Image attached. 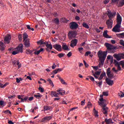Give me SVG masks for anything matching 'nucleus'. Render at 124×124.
I'll return each mask as SVG.
<instances>
[{
    "mask_svg": "<svg viewBox=\"0 0 124 124\" xmlns=\"http://www.w3.org/2000/svg\"><path fill=\"white\" fill-rule=\"evenodd\" d=\"M107 15L108 17V19L106 22L108 29H112L113 28V20L116 16V12H112L110 11H107Z\"/></svg>",
    "mask_w": 124,
    "mask_h": 124,
    "instance_id": "1",
    "label": "nucleus"
},
{
    "mask_svg": "<svg viewBox=\"0 0 124 124\" xmlns=\"http://www.w3.org/2000/svg\"><path fill=\"white\" fill-rule=\"evenodd\" d=\"M98 57L100 60V63L99 64V67H100L104 64V61L107 57V51H99L98 52Z\"/></svg>",
    "mask_w": 124,
    "mask_h": 124,
    "instance_id": "2",
    "label": "nucleus"
},
{
    "mask_svg": "<svg viewBox=\"0 0 124 124\" xmlns=\"http://www.w3.org/2000/svg\"><path fill=\"white\" fill-rule=\"evenodd\" d=\"M117 24L112 29V31L114 32H120L121 31L120 29L121 28V25H122V16L119 13L117 14Z\"/></svg>",
    "mask_w": 124,
    "mask_h": 124,
    "instance_id": "3",
    "label": "nucleus"
},
{
    "mask_svg": "<svg viewBox=\"0 0 124 124\" xmlns=\"http://www.w3.org/2000/svg\"><path fill=\"white\" fill-rule=\"evenodd\" d=\"M24 45L23 44H20L16 49L15 51H14L12 52L13 55H17V54H19V53H23V47Z\"/></svg>",
    "mask_w": 124,
    "mask_h": 124,
    "instance_id": "4",
    "label": "nucleus"
},
{
    "mask_svg": "<svg viewBox=\"0 0 124 124\" xmlns=\"http://www.w3.org/2000/svg\"><path fill=\"white\" fill-rule=\"evenodd\" d=\"M77 35V33L75 31H70L68 33V37L70 40H71L73 38H75Z\"/></svg>",
    "mask_w": 124,
    "mask_h": 124,
    "instance_id": "5",
    "label": "nucleus"
},
{
    "mask_svg": "<svg viewBox=\"0 0 124 124\" xmlns=\"http://www.w3.org/2000/svg\"><path fill=\"white\" fill-rule=\"evenodd\" d=\"M106 47H107V50L108 51H112V50H116L117 47L115 46L108 43H106L105 44Z\"/></svg>",
    "mask_w": 124,
    "mask_h": 124,
    "instance_id": "6",
    "label": "nucleus"
},
{
    "mask_svg": "<svg viewBox=\"0 0 124 124\" xmlns=\"http://www.w3.org/2000/svg\"><path fill=\"white\" fill-rule=\"evenodd\" d=\"M78 27H79L78 24L75 22L73 21L70 23V28L71 30H76V29H78Z\"/></svg>",
    "mask_w": 124,
    "mask_h": 124,
    "instance_id": "7",
    "label": "nucleus"
},
{
    "mask_svg": "<svg viewBox=\"0 0 124 124\" xmlns=\"http://www.w3.org/2000/svg\"><path fill=\"white\" fill-rule=\"evenodd\" d=\"M10 40H11V35L8 34L5 37L4 43H5V44H9V43H10Z\"/></svg>",
    "mask_w": 124,
    "mask_h": 124,
    "instance_id": "8",
    "label": "nucleus"
},
{
    "mask_svg": "<svg viewBox=\"0 0 124 124\" xmlns=\"http://www.w3.org/2000/svg\"><path fill=\"white\" fill-rule=\"evenodd\" d=\"M108 96V93H103V94L100 95V98H99V101L98 102V104L100 106H102L103 104V101H104V99L103 98V96Z\"/></svg>",
    "mask_w": 124,
    "mask_h": 124,
    "instance_id": "9",
    "label": "nucleus"
},
{
    "mask_svg": "<svg viewBox=\"0 0 124 124\" xmlns=\"http://www.w3.org/2000/svg\"><path fill=\"white\" fill-rule=\"evenodd\" d=\"M77 42H78V40H77V39H75L74 40H72L71 41V44L70 46L72 48H74L75 46H77Z\"/></svg>",
    "mask_w": 124,
    "mask_h": 124,
    "instance_id": "10",
    "label": "nucleus"
},
{
    "mask_svg": "<svg viewBox=\"0 0 124 124\" xmlns=\"http://www.w3.org/2000/svg\"><path fill=\"white\" fill-rule=\"evenodd\" d=\"M53 48L55 49V50H57L59 52L62 51V46H61L60 45H58L57 44L55 45H54Z\"/></svg>",
    "mask_w": 124,
    "mask_h": 124,
    "instance_id": "11",
    "label": "nucleus"
},
{
    "mask_svg": "<svg viewBox=\"0 0 124 124\" xmlns=\"http://www.w3.org/2000/svg\"><path fill=\"white\" fill-rule=\"evenodd\" d=\"M24 45L26 48H29L31 46V43H30V39H27L23 41Z\"/></svg>",
    "mask_w": 124,
    "mask_h": 124,
    "instance_id": "12",
    "label": "nucleus"
},
{
    "mask_svg": "<svg viewBox=\"0 0 124 124\" xmlns=\"http://www.w3.org/2000/svg\"><path fill=\"white\" fill-rule=\"evenodd\" d=\"M106 82L109 86H113V84H114V81L108 78H106Z\"/></svg>",
    "mask_w": 124,
    "mask_h": 124,
    "instance_id": "13",
    "label": "nucleus"
},
{
    "mask_svg": "<svg viewBox=\"0 0 124 124\" xmlns=\"http://www.w3.org/2000/svg\"><path fill=\"white\" fill-rule=\"evenodd\" d=\"M107 32H108V31L107 30L104 31L103 33V36H104V37H105V38H111L112 37L108 35Z\"/></svg>",
    "mask_w": 124,
    "mask_h": 124,
    "instance_id": "14",
    "label": "nucleus"
},
{
    "mask_svg": "<svg viewBox=\"0 0 124 124\" xmlns=\"http://www.w3.org/2000/svg\"><path fill=\"white\" fill-rule=\"evenodd\" d=\"M102 111L103 112V113H104V114H105V115L107 116L108 108H105V107H103V108L102 109Z\"/></svg>",
    "mask_w": 124,
    "mask_h": 124,
    "instance_id": "15",
    "label": "nucleus"
},
{
    "mask_svg": "<svg viewBox=\"0 0 124 124\" xmlns=\"http://www.w3.org/2000/svg\"><path fill=\"white\" fill-rule=\"evenodd\" d=\"M62 48L63 50H64L65 51L69 50L68 46H67V45H66V44H65V43H63V44L62 45Z\"/></svg>",
    "mask_w": 124,
    "mask_h": 124,
    "instance_id": "16",
    "label": "nucleus"
},
{
    "mask_svg": "<svg viewBox=\"0 0 124 124\" xmlns=\"http://www.w3.org/2000/svg\"><path fill=\"white\" fill-rule=\"evenodd\" d=\"M114 57L115 59H116L117 61H121V60H122L120 54H114Z\"/></svg>",
    "mask_w": 124,
    "mask_h": 124,
    "instance_id": "17",
    "label": "nucleus"
},
{
    "mask_svg": "<svg viewBox=\"0 0 124 124\" xmlns=\"http://www.w3.org/2000/svg\"><path fill=\"white\" fill-rule=\"evenodd\" d=\"M5 49V46L3 42H0V50L3 51Z\"/></svg>",
    "mask_w": 124,
    "mask_h": 124,
    "instance_id": "18",
    "label": "nucleus"
},
{
    "mask_svg": "<svg viewBox=\"0 0 124 124\" xmlns=\"http://www.w3.org/2000/svg\"><path fill=\"white\" fill-rule=\"evenodd\" d=\"M19 99L20 100V103H24L25 102L30 101L29 100H28V99H27V96L24 97V98L23 99Z\"/></svg>",
    "mask_w": 124,
    "mask_h": 124,
    "instance_id": "19",
    "label": "nucleus"
},
{
    "mask_svg": "<svg viewBox=\"0 0 124 124\" xmlns=\"http://www.w3.org/2000/svg\"><path fill=\"white\" fill-rule=\"evenodd\" d=\"M13 64H14V65L16 64H16H17V65H18V68H20V67H21V65H20V62H17V60H15V61H14L13 62Z\"/></svg>",
    "mask_w": 124,
    "mask_h": 124,
    "instance_id": "20",
    "label": "nucleus"
},
{
    "mask_svg": "<svg viewBox=\"0 0 124 124\" xmlns=\"http://www.w3.org/2000/svg\"><path fill=\"white\" fill-rule=\"evenodd\" d=\"M111 119H105V121L103 122H106L107 124H109L111 123Z\"/></svg>",
    "mask_w": 124,
    "mask_h": 124,
    "instance_id": "21",
    "label": "nucleus"
},
{
    "mask_svg": "<svg viewBox=\"0 0 124 124\" xmlns=\"http://www.w3.org/2000/svg\"><path fill=\"white\" fill-rule=\"evenodd\" d=\"M59 93H50V96L53 97L59 98Z\"/></svg>",
    "mask_w": 124,
    "mask_h": 124,
    "instance_id": "22",
    "label": "nucleus"
},
{
    "mask_svg": "<svg viewBox=\"0 0 124 124\" xmlns=\"http://www.w3.org/2000/svg\"><path fill=\"white\" fill-rule=\"evenodd\" d=\"M28 37H29V35L27 34V33H24L23 34V41L25 40H27V39H28Z\"/></svg>",
    "mask_w": 124,
    "mask_h": 124,
    "instance_id": "23",
    "label": "nucleus"
},
{
    "mask_svg": "<svg viewBox=\"0 0 124 124\" xmlns=\"http://www.w3.org/2000/svg\"><path fill=\"white\" fill-rule=\"evenodd\" d=\"M117 36H118V37H121V38H124V32L117 34Z\"/></svg>",
    "mask_w": 124,
    "mask_h": 124,
    "instance_id": "24",
    "label": "nucleus"
},
{
    "mask_svg": "<svg viewBox=\"0 0 124 124\" xmlns=\"http://www.w3.org/2000/svg\"><path fill=\"white\" fill-rule=\"evenodd\" d=\"M50 110V107L47 106H44V111H47Z\"/></svg>",
    "mask_w": 124,
    "mask_h": 124,
    "instance_id": "25",
    "label": "nucleus"
},
{
    "mask_svg": "<svg viewBox=\"0 0 124 124\" xmlns=\"http://www.w3.org/2000/svg\"><path fill=\"white\" fill-rule=\"evenodd\" d=\"M82 26L83 27V28H85V29H89L90 28L89 25H88V24H87L85 22L83 23V24H82Z\"/></svg>",
    "mask_w": 124,
    "mask_h": 124,
    "instance_id": "26",
    "label": "nucleus"
},
{
    "mask_svg": "<svg viewBox=\"0 0 124 124\" xmlns=\"http://www.w3.org/2000/svg\"><path fill=\"white\" fill-rule=\"evenodd\" d=\"M124 0H121V1L119 2L118 6L122 7V6H124Z\"/></svg>",
    "mask_w": 124,
    "mask_h": 124,
    "instance_id": "27",
    "label": "nucleus"
},
{
    "mask_svg": "<svg viewBox=\"0 0 124 124\" xmlns=\"http://www.w3.org/2000/svg\"><path fill=\"white\" fill-rule=\"evenodd\" d=\"M26 52L28 55H32V51L31 50V49H27Z\"/></svg>",
    "mask_w": 124,
    "mask_h": 124,
    "instance_id": "28",
    "label": "nucleus"
},
{
    "mask_svg": "<svg viewBox=\"0 0 124 124\" xmlns=\"http://www.w3.org/2000/svg\"><path fill=\"white\" fill-rule=\"evenodd\" d=\"M34 97H35L36 99H39L42 98V95L38 93V95H34Z\"/></svg>",
    "mask_w": 124,
    "mask_h": 124,
    "instance_id": "29",
    "label": "nucleus"
},
{
    "mask_svg": "<svg viewBox=\"0 0 124 124\" xmlns=\"http://www.w3.org/2000/svg\"><path fill=\"white\" fill-rule=\"evenodd\" d=\"M46 47L48 49H50V50H52L53 49V46H52L51 44H47L46 45Z\"/></svg>",
    "mask_w": 124,
    "mask_h": 124,
    "instance_id": "30",
    "label": "nucleus"
},
{
    "mask_svg": "<svg viewBox=\"0 0 124 124\" xmlns=\"http://www.w3.org/2000/svg\"><path fill=\"white\" fill-rule=\"evenodd\" d=\"M51 119V117L48 116V117H44L42 120H46L47 121H49Z\"/></svg>",
    "mask_w": 124,
    "mask_h": 124,
    "instance_id": "31",
    "label": "nucleus"
},
{
    "mask_svg": "<svg viewBox=\"0 0 124 124\" xmlns=\"http://www.w3.org/2000/svg\"><path fill=\"white\" fill-rule=\"evenodd\" d=\"M16 83H17V84H19V83H20L21 81H23V78H16Z\"/></svg>",
    "mask_w": 124,
    "mask_h": 124,
    "instance_id": "32",
    "label": "nucleus"
},
{
    "mask_svg": "<svg viewBox=\"0 0 124 124\" xmlns=\"http://www.w3.org/2000/svg\"><path fill=\"white\" fill-rule=\"evenodd\" d=\"M59 92H60L59 93H65V91L62 89L57 90V92L59 93Z\"/></svg>",
    "mask_w": 124,
    "mask_h": 124,
    "instance_id": "33",
    "label": "nucleus"
},
{
    "mask_svg": "<svg viewBox=\"0 0 124 124\" xmlns=\"http://www.w3.org/2000/svg\"><path fill=\"white\" fill-rule=\"evenodd\" d=\"M54 22L55 24H57V25H59L60 24V20L58 18H55Z\"/></svg>",
    "mask_w": 124,
    "mask_h": 124,
    "instance_id": "34",
    "label": "nucleus"
},
{
    "mask_svg": "<svg viewBox=\"0 0 124 124\" xmlns=\"http://www.w3.org/2000/svg\"><path fill=\"white\" fill-rule=\"evenodd\" d=\"M8 85V84L7 83H5V84H2L1 83H0V88H5V87H6V86H7Z\"/></svg>",
    "mask_w": 124,
    "mask_h": 124,
    "instance_id": "35",
    "label": "nucleus"
},
{
    "mask_svg": "<svg viewBox=\"0 0 124 124\" xmlns=\"http://www.w3.org/2000/svg\"><path fill=\"white\" fill-rule=\"evenodd\" d=\"M47 81L49 83L51 86H52V87H54V84L53 83V81H52V80H51V79L48 78L47 79Z\"/></svg>",
    "mask_w": 124,
    "mask_h": 124,
    "instance_id": "36",
    "label": "nucleus"
},
{
    "mask_svg": "<svg viewBox=\"0 0 124 124\" xmlns=\"http://www.w3.org/2000/svg\"><path fill=\"white\" fill-rule=\"evenodd\" d=\"M94 116H95V117H98V112H97V111L95 110V108H94Z\"/></svg>",
    "mask_w": 124,
    "mask_h": 124,
    "instance_id": "37",
    "label": "nucleus"
},
{
    "mask_svg": "<svg viewBox=\"0 0 124 124\" xmlns=\"http://www.w3.org/2000/svg\"><path fill=\"white\" fill-rule=\"evenodd\" d=\"M111 70V68H108L107 70V75L108 76H109V74H110L111 73V72H110V71Z\"/></svg>",
    "mask_w": 124,
    "mask_h": 124,
    "instance_id": "38",
    "label": "nucleus"
},
{
    "mask_svg": "<svg viewBox=\"0 0 124 124\" xmlns=\"http://www.w3.org/2000/svg\"><path fill=\"white\" fill-rule=\"evenodd\" d=\"M108 77H109V79H113V78H114V75L110 73L108 76Z\"/></svg>",
    "mask_w": 124,
    "mask_h": 124,
    "instance_id": "39",
    "label": "nucleus"
},
{
    "mask_svg": "<svg viewBox=\"0 0 124 124\" xmlns=\"http://www.w3.org/2000/svg\"><path fill=\"white\" fill-rule=\"evenodd\" d=\"M0 106L4 107L5 106V102L3 101H0Z\"/></svg>",
    "mask_w": 124,
    "mask_h": 124,
    "instance_id": "40",
    "label": "nucleus"
},
{
    "mask_svg": "<svg viewBox=\"0 0 124 124\" xmlns=\"http://www.w3.org/2000/svg\"><path fill=\"white\" fill-rule=\"evenodd\" d=\"M58 57H59L60 58H62L64 57V54L60 53V54H58Z\"/></svg>",
    "mask_w": 124,
    "mask_h": 124,
    "instance_id": "41",
    "label": "nucleus"
},
{
    "mask_svg": "<svg viewBox=\"0 0 124 124\" xmlns=\"http://www.w3.org/2000/svg\"><path fill=\"white\" fill-rule=\"evenodd\" d=\"M91 54H92V52L91 51H87L85 52L84 56L85 57H88V56H89V55H91Z\"/></svg>",
    "mask_w": 124,
    "mask_h": 124,
    "instance_id": "42",
    "label": "nucleus"
},
{
    "mask_svg": "<svg viewBox=\"0 0 124 124\" xmlns=\"http://www.w3.org/2000/svg\"><path fill=\"white\" fill-rule=\"evenodd\" d=\"M37 44H40L41 45H43L44 44V42L42 41V40H39V41L37 42Z\"/></svg>",
    "mask_w": 124,
    "mask_h": 124,
    "instance_id": "43",
    "label": "nucleus"
},
{
    "mask_svg": "<svg viewBox=\"0 0 124 124\" xmlns=\"http://www.w3.org/2000/svg\"><path fill=\"white\" fill-rule=\"evenodd\" d=\"M92 108V104H91V103H88V104L87 105V107H85V108Z\"/></svg>",
    "mask_w": 124,
    "mask_h": 124,
    "instance_id": "44",
    "label": "nucleus"
},
{
    "mask_svg": "<svg viewBox=\"0 0 124 124\" xmlns=\"http://www.w3.org/2000/svg\"><path fill=\"white\" fill-rule=\"evenodd\" d=\"M119 43L120 45H122V46H124V41L123 40H120Z\"/></svg>",
    "mask_w": 124,
    "mask_h": 124,
    "instance_id": "45",
    "label": "nucleus"
},
{
    "mask_svg": "<svg viewBox=\"0 0 124 124\" xmlns=\"http://www.w3.org/2000/svg\"><path fill=\"white\" fill-rule=\"evenodd\" d=\"M4 113L7 114L8 113L10 114H12V112H11V111H9V110H6L4 111Z\"/></svg>",
    "mask_w": 124,
    "mask_h": 124,
    "instance_id": "46",
    "label": "nucleus"
},
{
    "mask_svg": "<svg viewBox=\"0 0 124 124\" xmlns=\"http://www.w3.org/2000/svg\"><path fill=\"white\" fill-rule=\"evenodd\" d=\"M60 81L61 82L62 84L65 85V81H64V80H63L62 78H60Z\"/></svg>",
    "mask_w": 124,
    "mask_h": 124,
    "instance_id": "47",
    "label": "nucleus"
},
{
    "mask_svg": "<svg viewBox=\"0 0 124 124\" xmlns=\"http://www.w3.org/2000/svg\"><path fill=\"white\" fill-rule=\"evenodd\" d=\"M120 65H122V68H124V61H122L120 62Z\"/></svg>",
    "mask_w": 124,
    "mask_h": 124,
    "instance_id": "48",
    "label": "nucleus"
},
{
    "mask_svg": "<svg viewBox=\"0 0 124 124\" xmlns=\"http://www.w3.org/2000/svg\"><path fill=\"white\" fill-rule=\"evenodd\" d=\"M58 70L57 69H55L54 70H53L52 72H51V74H57V73H58Z\"/></svg>",
    "mask_w": 124,
    "mask_h": 124,
    "instance_id": "49",
    "label": "nucleus"
},
{
    "mask_svg": "<svg viewBox=\"0 0 124 124\" xmlns=\"http://www.w3.org/2000/svg\"><path fill=\"white\" fill-rule=\"evenodd\" d=\"M121 64H119V65H117L116 66H117V69L118 71H120L122 70V68L121 67V66H120Z\"/></svg>",
    "mask_w": 124,
    "mask_h": 124,
    "instance_id": "50",
    "label": "nucleus"
},
{
    "mask_svg": "<svg viewBox=\"0 0 124 124\" xmlns=\"http://www.w3.org/2000/svg\"><path fill=\"white\" fill-rule=\"evenodd\" d=\"M78 51L79 52V53H80V54H82V51H83V50H84V48L83 47H78Z\"/></svg>",
    "mask_w": 124,
    "mask_h": 124,
    "instance_id": "51",
    "label": "nucleus"
},
{
    "mask_svg": "<svg viewBox=\"0 0 124 124\" xmlns=\"http://www.w3.org/2000/svg\"><path fill=\"white\" fill-rule=\"evenodd\" d=\"M114 64H115L116 66H117V65H119V64H120V63H119V62H118V61H117V60H114Z\"/></svg>",
    "mask_w": 124,
    "mask_h": 124,
    "instance_id": "52",
    "label": "nucleus"
},
{
    "mask_svg": "<svg viewBox=\"0 0 124 124\" xmlns=\"http://www.w3.org/2000/svg\"><path fill=\"white\" fill-rule=\"evenodd\" d=\"M89 77V79H90L92 81V82H94V78L92 77V76H90Z\"/></svg>",
    "mask_w": 124,
    "mask_h": 124,
    "instance_id": "53",
    "label": "nucleus"
},
{
    "mask_svg": "<svg viewBox=\"0 0 124 124\" xmlns=\"http://www.w3.org/2000/svg\"><path fill=\"white\" fill-rule=\"evenodd\" d=\"M34 99L33 97H27V100H29L30 101H32V100Z\"/></svg>",
    "mask_w": 124,
    "mask_h": 124,
    "instance_id": "54",
    "label": "nucleus"
},
{
    "mask_svg": "<svg viewBox=\"0 0 124 124\" xmlns=\"http://www.w3.org/2000/svg\"><path fill=\"white\" fill-rule=\"evenodd\" d=\"M100 73H101V72L100 71L95 72L94 74L98 76L100 75Z\"/></svg>",
    "mask_w": 124,
    "mask_h": 124,
    "instance_id": "55",
    "label": "nucleus"
},
{
    "mask_svg": "<svg viewBox=\"0 0 124 124\" xmlns=\"http://www.w3.org/2000/svg\"><path fill=\"white\" fill-rule=\"evenodd\" d=\"M124 107V105L123 104H119L117 106V108H122Z\"/></svg>",
    "mask_w": 124,
    "mask_h": 124,
    "instance_id": "56",
    "label": "nucleus"
},
{
    "mask_svg": "<svg viewBox=\"0 0 124 124\" xmlns=\"http://www.w3.org/2000/svg\"><path fill=\"white\" fill-rule=\"evenodd\" d=\"M118 96H119L120 98H123L124 97V93H118Z\"/></svg>",
    "mask_w": 124,
    "mask_h": 124,
    "instance_id": "57",
    "label": "nucleus"
},
{
    "mask_svg": "<svg viewBox=\"0 0 124 124\" xmlns=\"http://www.w3.org/2000/svg\"><path fill=\"white\" fill-rule=\"evenodd\" d=\"M95 83H96L97 85H99V87H100V86L102 85V81L99 82V83H97V81H95Z\"/></svg>",
    "mask_w": 124,
    "mask_h": 124,
    "instance_id": "58",
    "label": "nucleus"
},
{
    "mask_svg": "<svg viewBox=\"0 0 124 124\" xmlns=\"http://www.w3.org/2000/svg\"><path fill=\"white\" fill-rule=\"evenodd\" d=\"M72 56V52H69L67 54V56L70 57Z\"/></svg>",
    "mask_w": 124,
    "mask_h": 124,
    "instance_id": "59",
    "label": "nucleus"
},
{
    "mask_svg": "<svg viewBox=\"0 0 124 124\" xmlns=\"http://www.w3.org/2000/svg\"><path fill=\"white\" fill-rule=\"evenodd\" d=\"M39 90L41 92V93H43V92H44V89L41 87L39 88Z\"/></svg>",
    "mask_w": 124,
    "mask_h": 124,
    "instance_id": "60",
    "label": "nucleus"
},
{
    "mask_svg": "<svg viewBox=\"0 0 124 124\" xmlns=\"http://www.w3.org/2000/svg\"><path fill=\"white\" fill-rule=\"evenodd\" d=\"M18 40H19V41H22V35L21 34L18 35Z\"/></svg>",
    "mask_w": 124,
    "mask_h": 124,
    "instance_id": "61",
    "label": "nucleus"
},
{
    "mask_svg": "<svg viewBox=\"0 0 124 124\" xmlns=\"http://www.w3.org/2000/svg\"><path fill=\"white\" fill-rule=\"evenodd\" d=\"M57 70L58 72H61V71H62V70H63V68L57 69Z\"/></svg>",
    "mask_w": 124,
    "mask_h": 124,
    "instance_id": "62",
    "label": "nucleus"
},
{
    "mask_svg": "<svg viewBox=\"0 0 124 124\" xmlns=\"http://www.w3.org/2000/svg\"><path fill=\"white\" fill-rule=\"evenodd\" d=\"M34 54H35V55H39V54H40V52L39 51V50L36 51L34 52Z\"/></svg>",
    "mask_w": 124,
    "mask_h": 124,
    "instance_id": "63",
    "label": "nucleus"
},
{
    "mask_svg": "<svg viewBox=\"0 0 124 124\" xmlns=\"http://www.w3.org/2000/svg\"><path fill=\"white\" fill-rule=\"evenodd\" d=\"M75 19L76 21H79L80 20V17H79L78 16H77L75 17Z\"/></svg>",
    "mask_w": 124,
    "mask_h": 124,
    "instance_id": "64",
    "label": "nucleus"
}]
</instances>
